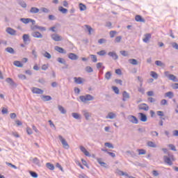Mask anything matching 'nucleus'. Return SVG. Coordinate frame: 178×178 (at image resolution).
Segmentation results:
<instances>
[{"label": "nucleus", "mask_w": 178, "mask_h": 178, "mask_svg": "<svg viewBox=\"0 0 178 178\" xmlns=\"http://www.w3.org/2000/svg\"><path fill=\"white\" fill-rule=\"evenodd\" d=\"M168 156H163V161L165 162V163H166L167 165H168V166H172V165H173V162H175V156H173V154H170L169 153H168Z\"/></svg>", "instance_id": "f257e3e1"}, {"label": "nucleus", "mask_w": 178, "mask_h": 178, "mask_svg": "<svg viewBox=\"0 0 178 178\" xmlns=\"http://www.w3.org/2000/svg\"><path fill=\"white\" fill-rule=\"evenodd\" d=\"M79 99H81V102H86L88 101H94V96L91 95H81L79 97Z\"/></svg>", "instance_id": "f03ea898"}, {"label": "nucleus", "mask_w": 178, "mask_h": 178, "mask_svg": "<svg viewBox=\"0 0 178 178\" xmlns=\"http://www.w3.org/2000/svg\"><path fill=\"white\" fill-rule=\"evenodd\" d=\"M58 138L65 149H69V148H70V145H69V143H67L66 139H65L63 136L59 135Z\"/></svg>", "instance_id": "7ed1b4c3"}, {"label": "nucleus", "mask_w": 178, "mask_h": 178, "mask_svg": "<svg viewBox=\"0 0 178 178\" xmlns=\"http://www.w3.org/2000/svg\"><path fill=\"white\" fill-rule=\"evenodd\" d=\"M164 76L165 77H167L168 79H169V80H171L172 81H174L175 83H177V78L176 77V76L170 74L169 71H165L164 72Z\"/></svg>", "instance_id": "20e7f679"}, {"label": "nucleus", "mask_w": 178, "mask_h": 178, "mask_svg": "<svg viewBox=\"0 0 178 178\" xmlns=\"http://www.w3.org/2000/svg\"><path fill=\"white\" fill-rule=\"evenodd\" d=\"M57 62L65 65V67H63L62 69H69V65L66 63V60H65L64 58L59 57L57 58Z\"/></svg>", "instance_id": "39448f33"}, {"label": "nucleus", "mask_w": 178, "mask_h": 178, "mask_svg": "<svg viewBox=\"0 0 178 178\" xmlns=\"http://www.w3.org/2000/svg\"><path fill=\"white\" fill-rule=\"evenodd\" d=\"M138 108L140 111H149V106H148V105L145 103H143V104H139L138 106Z\"/></svg>", "instance_id": "423d86ee"}, {"label": "nucleus", "mask_w": 178, "mask_h": 178, "mask_svg": "<svg viewBox=\"0 0 178 178\" xmlns=\"http://www.w3.org/2000/svg\"><path fill=\"white\" fill-rule=\"evenodd\" d=\"M128 120H129V122H131V123H134V124H138V119H137L136 117L134 115H129Z\"/></svg>", "instance_id": "0eeeda50"}, {"label": "nucleus", "mask_w": 178, "mask_h": 178, "mask_svg": "<svg viewBox=\"0 0 178 178\" xmlns=\"http://www.w3.org/2000/svg\"><path fill=\"white\" fill-rule=\"evenodd\" d=\"M51 40H54V41H56V42L62 41L63 40L62 36L56 33L51 34Z\"/></svg>", "instance_id": "6e6552de"}, {"label": "nucleus", "mask_w": 178, "mask_h": 178, "mask_svg": "<svg viewBox=\"0 0 178 178\" xmlns=\"http://www.w3.org/2000/svg\"><path fill=\"white\" fill-rule=\"evenodd\" d=\"M6 83H8V84H9L11 87H17V85L16 84V83H15V81H13V79H12V78H7L6 79Z\"/></svg>", "instance_id": "1a4fd4ad"}, {"label": "nucleus", "mask_w": 178, "mask_h": 178, "mask_svg": "<svg viewBox=\"0 0 178 178\" xmlns=\"http://www.w3.org/2000/svg\"><path fill=\"white\" fill-rule=\"evenodd\" d=\"M108 56H111V58H113V59H114V60H117V59H119V56H118V54H116V52L115 51H110L108 53Z\"/></svg>", "instance_id": "9d476101"}, {"label": "nucleus", "mask_w": 178, "mask_h": 178, "mask_svg": "<svg viewBox=\"0 0 178 178\" xmlns=\"http://www.w3.org/2000/svg\"><path fill=\"white\" fill-rule=\"evenodd\" d=\"M6 31L8 34H10V35H16V31L10 27L7 28Z\"/></svg>", "instance_id": "9b49d317"}, {"label": "nucleus", "mask_w": 178, "mask_h": 178, "mask_svg": "<svg viewBox=\"0 0 178 178\" xmlns=\"http://www.w3.org/2000/svg\"><path fill=\"white\" fill-rule=\"evenodd\" d=\"M82 113L86 120H90V118H91V113H88L87 110L82 111Z\"/></svg>", "instance_id": "f8f14e48"}, {"label": "nucleus", "mask_w": 178, "mask_h": 178, "mask_svg": "<svg viewBox=\"0 0 178 178\" xmlns=\"http://www.w3.org/2000/svg\"><path fill=\"white\" fill-rule=\"evenodd\" d=\"M138 115L140 116V122H147V120H148V118H147V115L143 113H139Z\"/></svg>", "instance_id": "ddd939ff"}, {"label": "nucleus", "mask_w": 178, "mask_h": 178, "mask_svg": "<svg viewBox=\"0 0 178 178\" xmlns=\"http://www.w3.org/2000/svg\"><path fill=\"white\" fill-rule=\"evenodd\" d=\"M69 59H71V60H77L79 59V56L76 55L74 53H70L68 54Z\"/></svg>", "instance_id": "4468645a"}, {"label": "nucleus", "mask_w": 178, "mask_h": 178, "mask_svg": "<svg viewBox=\"0 0 178 178\" xmlns=\"http://www.w3.org/2000/svg\"><path fill=\"white\" fill-rule=\"evenodd\" d=\"M135 20L136 22H138L139 23H145V19L143 18L141 15H136Z\"/></svg>", "instance_id": "2eb2a0df"}, {"label": "nucleus", "mask_w": 178, "mask_h": 178, "mask_svg": "<svg viewBox=\"0 0 178 178\" xmlns=\"http://www.w3.org/2000/svg\"><path fill=\"white\" fill-rule=\"evenodd\" d=\"M55 51H57V52H59V54H66V50H65L63 48L59 47V46H56L54 47Z\"/></svg>", "instance_id": "dca6fc26"}, {"label": "nucleus", "mask_w": 178, "mask_h": 178, "mask_svg": "<svg viewBox=\"0 0 178 178\" xmlns=\"http://www.w3.org/2000/svg\"><path fill=\"white\" fill-rule=\"evenodd\" d=\"M32 92L33 94H44V90H42L40 88H33L32 89Z\"/></svg>", "instance_id": "f3484780"}, {"label": "nucleus", "mask_w": 178, "mask_h": 178, "mask_svg": "<svg viewBox=\"0 0 178 178\" xmlns=\"http://www.w3.org/2000/svg\"><path fill=\"white\" fill-rule=\"evenodd\" d=\"M31 35L34 37V38H42V34L38 31L33 32Z\"/></svg>", "instance_id": "a211bd4d"}, {"label": "nucleus", "mask_w": 178, "mask_h": 178, "mask_svg": "<svg viewBox=\"0 0 178 178\" xmlns=\"http://www.w3.org/2000/svg\"><path fill=\"white\" fill-rule=\"evenodd\" d=\"M116 113L113 112H110L108 113V115L106 116V119H116Z\"/></svg>", "instance_id": "6ab92c4d"}, {"label": "nucleus", "mask_w": 178, "mask_h": 178, "mask_svg": "<svg viewBox=\"0 0 178 178\" xmlns=\"http://www.w3.org/2000/svg\"><path fill=\"white\" fill-rule=\"evenodd\" d=\"M122 101L126 102L127 99H130V94L127 92L126 91H124L122 93Z\"/></svg>", "instance_id": "aec40b11"}, {"label": "nucleus", "mask_w": 178, "mask_h": 178, "mask_svg": "<svg viewBox=\"0 0 178 178\" xmlns=\"http://www.w3.org/2000/svg\"><path fill=\"white\" fill-rule=\"evenodd\" d=\"M126 154L128 156H131V158H136V156H137V154H136V152H134V151H130V150L127 151Z\"/></svg>", "instance_id": "412c9836"}, {"label": "nucleus", "mask_w": 178, "mask_h": 178, "mask_svg": "<svg viewBox=\"0 0 178 178\" xmlns=\"http://www.w3.org/2000/svg\"><path fill=\"white\" fill-rule=\"evenodd\" d=\"M149 40H151V33L145 34V38L143 39V42H149Z\"/></svg>", "instance_id": "4be33fe9"}, {"label": "nucleus", "mask_w": 178, "mask_h": 178, "mask_svg": "<svg viewBox=\"0 0 178 178\" xmlns=\"http://www.w3.org/2000/svg\"><path fill=\"white\" fill-rule=\"evenodd\" d=\"M80 149H81V152L84 153V155H86V156H90V152H88V151H87L86 147H84L83 146H80Z\"/></svg>", "instance_id": "5701e85b"}, {"label": "nucleus", "mask_w": 178, "mask_h": 178, "mask_svg": "<svg viewBox=\"0 0 178 178\" xmlns=\"http://www.w3.org/2000/svg\"><path fill=\"white\" fill-rule=\"evenodd\" d=\"M74 80L76 84H83V78L81 77H74Z\"/></svg>", "instance_id": "b1692460"}, {"label": "nucleus", "mask_w": 178, "mask_h": 178, "mask_svg": "<svg viewBox=\"0 0 178 178\" xmlns=\"http://www.w3.org/2000/svg\"><path fill=\"white\" fill-rule=\"evenodd\" d=\"M29 12L33 14L38 13V12H40V9L37 7H31Z\"/></svg>", "instance_id": "393cba45"}, {"label": "nucleus", "mask_w": 178, "mask_h": 178, "mask_svg": "<svg viewBox=\"0 0 178 178\" xmlns=\"http://www.w3.org/2000/svg\"><path fill=\"white\" fill-rule=\"evenodd\" d=\"M42 101L46 102L47 101H51L52 99V97L49 95H42Z\"/></svg>", "instance_id": "a878e982"}, {"label": "nucleus", "mask_w": 178, "mask_h": 178, "mask_svg": "<svg viewBox=\"0 0 178 178\" xmlns=\"http://www.w3.org/2000/svg\"><path fill=\"white\" fill-rule=\"evenodd\" d=\"M22 40L24 42H27L28 41H30V35L29 34H24L22 36Z\"/></svg>", "instance_id": "bb28decb"}, {"label": "nucleus", "mask_w": 178, "mask_h": 178, "mask_svg": "<svg viewBox=\"0 0 178 178\" xmlns=\"http://www.w3.org/2000/svg\"><path fill=\"white\" fill-rule=\"evenodd\" d=\"M30 20H31V18H21L20 19V22H22L24 24H29V23H30Z\"/></svg>", "instance_id": "cd10ccee"}, {"label": "nucleus", "mask_w": 178, "mask_h": 178, "mask_svg": "<svg viewBox=\"0 0 178 178\" xmlns=\"http://www.w3.org/2000/svg\"><path fill=\"white\" fill-rule=\"evenodd\" d=\"M155 65H156V66H159L160 67H165V63L161 60H156Z\"/></svg>", "instance_id": "c85d7f7f"}, {"label": "nucleus", "mask_w": 178, "mask_h": 178, "mask_svg": "<svg viewBox=\"0 0 178 178\" xmlns=\"http://www.w3.org/2000/svg\"><path fill=\"white\" fill-rule=\"evenodd\" d=\"M97 161L98 163L101 165V166H103V168H106V163L102 161V159H97Z\"/></svg>", "instance_id": "c756f323"}, {"label": "nucleus", "mask_w": 178, "mask_h": 178, "mask_svg": "<svg viewBox=\"0 0 178 178\" xmlns=\"http://www.w3.org/2000/svg\"><path fill=\"white\" fill-rule=\"evenodd\" d=\"M6 52H8V54H11L12 55L15 54V49H13V48H12V47L6 48Z\"/></svg>", "instance_id": "7c9ffc66"}, {"label": "nucleus", "mask_w": 178, "mask_h": 178, "mask_svg": "<svg viewBox=\"0 0 178 178\" xmlns=\"http://www.w3.org/2000/svg\"><path fill=\"white\" fill-rule=\"evenodd\" d=\"M58 111H60V113H63V115H65L66 113V109L63 108V106L58 105Z\"/></svg>", "instance_id": "2f4dec72"}, {"label": "nucleus", "mask_w": 178, "mask_h": 178, "mask_svg": "<svg viewBox=\"0 0 178 178\" xmlns=\"http://www.w3.org/2000/svg\"><path fill=\"white\" fill-rule=\"evenodd\" d=\"M47 168L49 169L50 170H54L55 169V166L54 165V164L51 163H47L46 164Z\"/></svg>", "instance_id": "473e14b6"}, {"label": "nucleus", "mask_w": 178, "mask_h": 178, "mask_svg": "<svg viewBox=\"0 0 178 178\" xmlns=\"http://www.w3.org/2000/svg\"><path fill=\"white\" fill-rule=\"evenodd\" d=\"M147 147H150L151 148H156V144L152 141L147 142Z\"/></svg>", "instance_id": "72a5a7b5"}, {"label": "nucleus", "mask_w": 178, "mask_h": 178, "mask_svg": "<svg viewBox=\"0 0 178 178\" xmlns=\"http://www.w3.org/2000/svg\"><path fill=\"white\" fill-rule=\"evenodd\" d=\"M165 97L172 99V98L175 97V95L173 94V92H168L165 93Z\"/></svg>", "instance_id": "f704fd0d"}, {"label": "nucleus", "mask_w": 178, "mask_h": 178, "mask_svg": "<svg viewBox=\"0 0 178 178\" xmlns=\"http://www.w3.org/2000/svg\"><path fill=\"white\" fill-rule=\"evenodd\" d=\"M15 66H17V67H23V64L19 60H15L13 63Z\"/></svg>", "instance_id": "c9c22d12"}, {"label": "nucleus", "mask_w": 178, "mask_h": 178, "mask_svg": "<svg viewBox=\"0 0 178 178\" xmlns=\"http://www.w3.org/2000/svg\"><path fill=\"white\" fill-rule=\"evenodd\" d=\"M111 77H112V73L111 72H107L105 74V79L106 80H111Z\"/></svg>", "instance_id": "e433bc0d"}, {"label": "nucleus", "mask_w": 178, "mask_h": 178, "mask_svg": "<svg viewBox=\"0 0 178 178\" xmlns=\"http://www.w3.org/2000/svg\"><path fill=\"white\" fill-rule=\"evenodd\" d=\"M129 63H131V65H138V61H137V60L134 59V58H131L129 60Z\"/></svg>", "instance_id": "4c0bfd02"}, {"label": "nucleus", "mask_w": 178, "mask_h": 178, "mask_svg": "<svg viewBox=\"0 0 178 178\" xmlns=\"http://www.w3.org/2000/svg\"><path fill=\"white\" fill-rule=\"evenodd\" d=\"M137 151L138 152V155H145L147 154V151L144 149H138Z\"/></svg>", "instance_id": "58836bf2"}, {"label": "nucleus", "mask_w": 178, "mask_h": 178, "mask_svg": "<svg viewBox=\"0 0 178 178\" xmlns=\"http://www.w3.org/2000/svg\"><path fill=\"white\" fill-rule=\"evenodd\" d=\"M58 10H59L60 12H61V13H64V14L67 13V9L63 8V6H60V7L58 8Z\"/></svg>", "instance_id": "ea45409f"}, {"label": "nucleus", "mask_w": 178, "mask_h": 178, "mask_svg": "<svg viewBox=\"0 0 178 178\" xmlns=\"http://www.w3.org/2000/svg\"><path fill=\"white\" fill-rule=\"evenodd\" d=\"M85 27L87 29L89 35H91V31H94V29L89 25H85Z\"/></svg>", "instance_id": "a19ab883"}, {"label": "nucleus", "mask_w": 178, "mask_h": 178, "mask_svg": "<svg viewBox=\"0 0 178 178\" xmlns=\"http://www.w3.org/2000/svg\"><path fill=\"white\" fill-rule=\"evenodd\" d=\"M79 9L81 11L86 10L87 9V6H86V5L83 4L82 3H80Z\"/></svg>", "instance_id": "79ce46f5"}, {"label": "nucleus", "mask_w": 178, "mask_h": 178, "mask_svg": "<svg viewBox=\"0 0 178 178\" xmlns=\"http://www.w3.org/2000/svg\"><path fill=\"white\" fill-rule=\"evenodd\" d=\"M72 116L74 119H81L80 115L79 113H72Z\"/></svg>", "instance_id": "37998d69"}, {"label": "nucleus", "mask_w": 178, "mask_h": 178, "mask_svg": "<svg viewBox=\"0 0 178 178\" xmlns=\"http://www.w3.org/2000/svg\"><path fill=\"white\" fill-rule=\"evenodd\" d=\"M30 175L32 177H34V178H37L38 177V174H37V172H34V171H30Z\"/></svg>", "instance_id": "c03bdc74"}, {"label": "nucleus", "mask_w": 178, "mask_h": 178, "mask_svg": "<svg viewBox=\"0 0 178 178\" xmlns=\"http://www.w3.org/2000/svg\"><path fill=\"white\" fill-rule=\"evenodd\" d=\"M151 76L152 77H153V79H155L156 80V79H158V74H156V72L152 71L151 72Z\"/></svg>", "instance_id": "a18cd8bd"}, {"label": "nucleus", "mask_w": 178, "mask_h": 178, "mask_svg": "<svg viewBox=\"0 0 178 178\" xmlns=\"http://www.w3.org/2000/svg\"><path fill=\"white\" fill-rule=\"evenodd\" d=\"M86 71L87 72V73H92V72H94V70H92V67L90 66H87L86 67Z\"/></svg>", "instance_id": "49530a36"}, {"label": "nucleus", "mask_w": 178, "mask_h": 178, "mask_svg": "<svg viewBox=\"0 0 178 178\" xmlns=\"http://www.w3.org/2000/svg\"><path fill=\"white\" fill-rule=\"evenodd\" d=\"M97 55H99V56H104L105 55H106V51H105V50H102L100 51H98Z\"/></svg>", "instance_id": "de8ad7c7"}, {"label": "nucleus", "mask_w": 178, "mask_h": 178, "mask_svg": "<svg viewBox=\"0 0 178 178\" xmlns=\"http://www.w3.org/2000/svg\"><path fill=\"white\" fill-rule=\"evenodd\" d=\"M49 124L50 125V127H51V129H54V130H56V127H55V124H54L52 120H49Z\"/></svg>", "instance_id": "09e8293b"}, {"label": "nucleus", "mask_w": 178, "mask_h": 178, "mask_svg": "<svg viewBox=\"0 0 178 178\" xmlns=\"http://www.w3.org/2000/svg\"><path fill=\"white\" fill-rule=\"evenodd\" d=\"M112 90H113V91H114V92H115V94H119V92H120L118 87L112 86Z\"/></svg>", "instance_id": "8fccbe9b"}, {"label": "nucleus", "mask_w": 178, "mask_h": 178, "mask_svg": "<svg viewBox=\"0 0 178 178\" xmlns=\"http://www.w3.org/2000/svg\"><path fill=\"white\" fill-rule=\"evenodd\" d=\"M150 134L152 136V137H158V136H159V134L156 131H152Z\"/></svg>", "instance_id": "3c124183"}, {"label": "nucleus", "mask_w": 178, "mask_h": 178, "mask_svg": "<svg viewBox=\"0 0 178 178\" xmlns=\"http://www.w3.org/2000/svg\"><path fill=\"white\" fill-rule=\"evenodd\" d=\"M40 26L38 25H33L31 26V30H32L33 31H35V30H38Z\"/></svg>", "instance_id": "603ef678"}, {"label": "nucleus", "mask_w": 178, "mask_h": 178, "mask_svg": "<svg viewBox=\"0 0 178 178\" xmlns=\"http://www.w3.org/2000/svg\"><path fill=\"white\" fill-rule=\"evenodd\" d=\"M33 162L35 163V165H40V160H39L38 158H37V157H35V158L33 159Z\"/></svg>", "instance_id": "864d4df0"}, {"label": "nucleus", "mask_w": 178, "mask_h": 178, "mask_svg": "<svg viewBox=\"0 0 178 178\" xmlns=\"http://www.w3.org/2000/svg\"><path fill=\"white\" fill-rule=\"evenodd\" d=\"M90 58L92 59V62H94V63H97V61L98 60L97 59V56L94 54H90Z\"/></svg>", "instance_id": "5fc2aeb1"}, {"label": "nucleus", "mask_w": 178, "mask_h": 178, "mask_svg": "<svg viewBox=\"0 0 178 178\" xmlns=\"http://www.w3.org/2000/svg\"><path fill=\"white\" fill-rule=\"evenodd\" d=\"M6 164L8 165V166H10L11 168H13V169H17V167L13 164H12L11 163H9L8 161L6 162Z\"/></svg>", "instance_id": "6e6d98bb"}, {"label": "nucleus", "mask_w": 178, "mask_h": 178, "mask_svg": "<svg viewBox=\"0 0 178 178\" xmlns=\"http://www.w3.org/2000/svg\"><path fill=\"white\" fill-rule=\"evenodd\" d=\"M168 147H169V148H170V149H171L172 151H175V152L177 151V149H176V146H175V145H172V144L168 145Z\"/></svg>", "instance_id": "4d7b16f0"}, {"label": "nucleus", "mask_w": 178, "mask_h": 178, "mask_svg": "<svg viewBox=\"0 0 178 178\" xmlns=\"http://www.w3.org/2000/svg\"><path fill=\"white\" fill-rule=\"evenodd\" d=\"M56 168H58L63 172H65V170H63V168L62 167V165H60V164L59 163H57L56 164Z\"/></svg>", "instance_id": "13d9d810"}, {"label": "nucleus", "mask_w": 178, "mask_h": 178, "mask_svg": "<svg viewBox=\"0 0 178 178\" xmlns=\"http://www.w3.org/2000/svg\"><path fill=\"white\" fill-rule=\"evenodd\" d=\"M105 147H108V148H114L113 145L111 143H104Z\"/></svg>", "instance_id": "bf43d9fd"}, {"label": "nucleus", "mask_w": 178, "mask_h": 178, "mask_svg": "<svg viewBox=\"0 0 178 178\" xmlns=\"http://www.w3.org/2000/svg\"><path fill=\"white\" fill-rule=\"evenodd\" d=\"M19 5H20L22 8H27V4L24 1H19Z\"/></svg>", "instance_id": "052dcab7"}, {"label": "nucleus", "mask_w": 178, "mask_h": 178, "mask_svg": "<svg viewBox=\"0 0 178 178\" xmlns=\"http://www.w3.org/2000/svg\"><path fill=\"white\" fill-rule=\"evenodd\" d=\"M44 58H47V59H51V54L48 51H46L44 54Z\"/></svg>", "instance_id": "680f3d73"}, {"label": "nucleus", "mask_w": 178, "mask_h": 178, "mask_svg": "<svg viewBox=\"0 0 178 178\" xmlns=\"http://www.w3.org/2000/svg\"><path fill=\"white\" fill-rule=\"evenodd\" d=\"M171 45H172V48H174V49L178 50V44L177 43L174 42L171 43Z\"/></svg>", "instance_id": "e2e57ef3"}, {"label": "nucleus", "mask_w": 178, "mask_h": 178, "mask_svg": "<svg viewBox=\"0 0 178 178\" xmlns=\"http://www.w3.org/2000/svg\"><path fill=\"white\" fill-rule=\"evenodd\" d=\"M116 31H110L109 34H110V37L111 38H113L115 37V35L116 34Z\"/></svg>", "instance_id": "0e129e2a"}, {"label": "nucleus", "mask_w": 178, "mask_h": 178, "mask_svg": "<svg viewBox=\"0 0 178 178\" xmlns=\"http://www.w3.org/2000/svg\"><path fill=\"white\" fill-rule=\"evenodd\" d=\"M19 79H20V80H26V75L23 74H20L18 75Z\"/></svg>", "instance_id": "69168bd1"}, {"label": "nucleus", "mask_w": 178, "mask_h": 178, "mask_svg": "<svg viewBox=\"0 0 178 178\" xmlns=\"http://www.w3.org/2000/svg\"><path fill=\"white\" fill-rule=\"evenodd\" d=\"M41 10L43 12V13H49V9L47 8H42Z\"/></svg>", "instance_id": "338daca9"}, {"label": "nucleus", "mask_w": 178, "mask_h": 178, "mask_svg": "<svg viewBox=\"0 0 178 178\" xmlns=\"http://www.w3.org/2000/svg\"><path fill=\"white\" fill-rule=\"evenodd\" d=\"M115 42H120L122 41V36H117L115 39Z\"/></svg>", "instance_id": "774afa93"}]
</instances>
